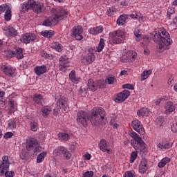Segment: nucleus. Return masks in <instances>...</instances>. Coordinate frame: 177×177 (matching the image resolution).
I'll return each instance as SVG.
<instances>
[{
    "label": "nucleus",
    "instance_id": "nucleus-1",
    "mask_svg": "<svg viewBox=\"0 0 177 177\" xmlns=\"http://www.w3.org/2000/svg\"><path fill=\"white\" fill-rule=\"evenodd\" d=\"M106 117V111L102 107L94 108L91 115H88V112L79 111L77 113L76 120L82 127L86 128L88 127V120L91 122L92 125H99L100 122L104 121Z\"/></svg>",
    "mask_w": 177,
    "mask_h": 177
},
{
    "label": "nucleus",
    "instance_id": "nucleus-2",
    "mask_svg": "<svg viewBox=\"0 0 177 177\" xmlns=\"http://www.w3.org/2000/svg\"><path fill=\"white\" fill-rule=\"evenodd\" d=\"M51 14L52 16L43 22V26L46 27L55 26V24H58L60 20H63L64 17L68 16V11L63 7H59L57 8H53L51 10Z\"/></svg>",
    "mask_w": 177,
    "mask_h": 177
},
{
    "label": "nucleus",
    "instance_id": "nucleus-3",
    "mask_svg": "<svg viewBox=\"0 0 177 177\" xmlns=\"http://www.w3.org/2000/svg\"><path fill=\"white\" fill-rule=\"evenodd\" d=\"M169 33L164 28H160L153 32V41L158 45H171L172 39L169 37Z\"/></svg>",
    "mask_w": 177,
    "mask_h": 177
},
{
    "label": "nucleus",
    "instance_id": "nucleus-4",
    "mask_svg": "<svg viewBox=\"0 0 177 177\" xmlns=\"http://www.w3.org/2000/svg\"><path fill=\"white\" fill-rule=\"evenodd\" d=\"M30 10H33L35 13L38 15L45 10V6L44 3L35 1V0H28L21 4V13H25Z\"/></svg>",
    "mask_w": 177,
    "mask_h": 177
},
{
    "label": "nucleus",
    "instance_id": "nucleus-5",
    "mask_svg": "<svg viewBox=\"0 0 177 177\" xmlns=\"http://www.w3.org/2000/svg\"><path fill=\"white\" fill-rule=\"evenodd\" d=\"M10 166V162H9V157L4 156L2 157V162L0 165V176L5 177H14L15 171H9V167Z\"/></svg>",
    "mask_w": 177,
    "mask_h": 177
},
{
    "label": "nucleus",
    "instance_id": "nucleus-6",
    "mask_svg": "<svg viewBox=\"0 0 177 177\" xmlns=\"http://www.w3.org/2000/svg\"><path fill=\"white\" fill-rule=\"evenodd\" d=\"M129 136H131V138H132V139H134L131 140V145L133 147H134V149H136V147H138V146L136 145V142L138 145H140L142 150H145V149H146V143L145 142V141H143L142 138H140V136H139V135L136 133V132L131 131L129 132Z\"/></svg>",
    "mask_w": 177,
    "mask_h": 177
},
{
    "label": "nucleus",
    "instance_id": "nucleus-7",
    "mask_svg": "<svg viewBox=\"0 0 177 177\" xmlns=\"http://www.w3.org/2000/svg\"><path fill=\"white\" fill-rule=\"evenodd\" d=\"M136 57H138V53L136 51L126 50L122 54L120 62H122V63H132L136 60Z\"/></svg>",
    "mask_w": 177,
    "mask_h": 177
},
{
    "label": "nucleus",
    "instance_id": "nucleus-8",
    "mask_svg": "<svg viewBox=\"0 0 177 177\" xmlns=\"http://www.w3.org/2000/svg\"><path fill=\"white\" fill-rule=\"evenodd\" d=\"M5 56L8 59H12V57H16L18 60H21L24 59V55H23V48H17L14 50H5Z\"/></svg>",
    "mask_w": 177,
    "mask_h": 177
},
{
    "label": "nucleus",
    "instance_id": "nucleus-9",
    "mask_svg": "<svg viewBox=\"0 0 177 177\" xmlns=\"http://www.w3.org/2000/svg\"><path fill=\"white\" fill-rule=\"evenodd\" d=\"M95 52H96V48L95 46L88 48L87 49L86 55L82 59V62L84 63H86V64H92V63L94 62L95 59H96Z\"/></svg>",
    "mask_w": 177,
    "mask_h": 177
},
{
    "label": "nucleus",
    "instance_id": "nucleus-10",
    "mask_svg": "<svg viewBox=\"0 0 177 177\" xmlns=\"http://www.w3.org/2000/svg\"><path fill=\"white\" fill-rule=\"evenodd\" d=\"M112 37V41L113 44H120L122 42L123 39H125L126 34L125 32L121 30H117L111 33Z\"/></svg>",
    "mask_w": 177,
    "mask_h": 177
},
{
    "label": "nucleus",
    "instance_id": "nucleus-11",
    "mask_svg": "<svg viewBox=\"0 0 177 177\" xmlns=\"http://www.w3.org/2000/svg\"><path fill=\"white\" fill-rule=\"evenodd\" d=\"M56 106H57L53 109L54 115H57L60 110H64V111H67L68 110V106H67V100H66V99H58L56 103Z\"/></svg>",
    "mask_w": 177,
    "mask_h": 177
},
{
    "label": "nucleus",
    "instance_id": "nucleus-12",
    "mask_svg": "<svg viewBox=\"0 0 177 177\" xmlns=\"http://www.w3.org/2000/svg\"><path fill=\"white\" fill-rule=\"evenodd\" d=\"M70 67V61L68 57L62 55L59 59V68L62 73H66L67 69Z\"/></svg>",
    "mask_w": 177,
    "mask_h": 177
},
{
    "label": "nucleus",
    "instance_id": "nucleus-13",
    "mask_svg": "<svg viewBox=\"0 0 177 177\" xmlns=\"http://www.w3.org/2000/svg\"><path fill=\"white\" fill-rule=\"evenodd\" d=\"M131 95V92L128 90H124L120 93H117L115 95V103H123V102H125L127 99H128V97Z\"/></svg>",
    "mask_w": 177,
    "mask_h": 177
},
{
    "label": "nucleus",
    "instance_id": "nucleus-14",
    "mask_svg": "<svg viewBox=\"0 0 177 177\" xmlns=\"http://www.w3.org/2000/svg\"><path fill=\"white\" fill-rule=\"evenodd\" d=\"M82 32H84V29L81 26H74L72 28V37L73 38H75L77 41H82V39H84Z\"/></svg>",
    "mask_w": 177,
    "mask_h": 177
},
{
    "label": "nucleus",
    "instance_id": "nucleus-15",
    "mask_svg": "<svg viewBox=\"0 0 177 177\" xmlns=\"http://www.w3.org/2000/svg\"><path fill=\"white\" fill-rule=\"evenodd\" d=\"M131 125L133 129L136 131L140 135H145V128H143V125H142V122L138 120H133L131 122Z\"/></svg>",
    "mask_w": 177,
    "mask_h": 177
},
{
    "label": "nucleus",
    "instance_id": "nucleus-16",
    "mask_svg": "<svg viewBox=\"0 0 177 177\" xmlns=\"http://www.w3.org/2000/svg\"><path fill=\"white\" fill-rule=\"evenodd\" d=\"M88 88L91 92H95L99 88H102L100 81H93L92 79H89L87 83Z\"/></svg>",
    "mask_w": 177,
    "mask_h": 177
},
{
    "label": "nucleus",
    "instance_id": "nucleus-17",
    "mask_svg": "<svg viewBox=\"0 0 177 177\" xmlns=\"http://www.w3.org/2000/svg\"><path fill=\"white\" fill-rule=\"evenodd\" d=\"M165 109V114L169 115L171 113H174L175 110H176V104H174V102L169 101L167 102L164 105Z\"/></svg>",
    "mask_w": 177,
    "mask_h": 177
},
{
    "label": "nucleus",
    "instance_id": "nucleus-18",
    "mask_svg": "<svg viewBox=\"0 0 177 177\" xmlns=\"http://www.w3.org/2000/svg\"><path fill=\"white\" fill-rule=\"evenodd\" d=\"M36 38L37 36L32 33H26L21 37V41L23 42V44H30V41L32 42L35 41Z\"/></svg>",
    "mask_w": 177,
    "mask_h": 177
},
{
    "label": "nucleus",
    "instance_id": "nucleus-19",
    "mask_svg": "<svg viewBox=\"0 0 177 177\" xmlns=\"http://www.w3.org/2000/svg\"><path fill=\"white\" fill-rule=\"evenodd\" d=\"M172 146H174V142L169 140H162L157 145V147L159 148L160 150H168L171 149Z\"/></svg>",
    "mask_w": 177,
    "mask_h": 177
},
{
    "label": "nucleus",
    "instance_id": "nucleus-20",
    "mask_svg": "<svg viewBox=\"0 0 177 177\" xmlns=\"http://www.w3.org/2000/svg\"><path fill=\"white\" fill-rule=\"evenodd\" d=\"M38 145V141L34 138H31L27 140L26 141V149L28 151H31V150H34L35 146Z\"/></svg>",
    "mask_w": 177,
    "mask_h": 177
},
{
    "label": "nucleus",
    "instance_id": "nucleus-21",
    "mask_svg": "<svg viewBox=\"0 0 177 177\" xmlns=\"http://www.w3.org/2000/svg\"><path fill=\"white\" fill-rule=\"evenodd\" d=\"M1 68L8 77H15L16 75V69L12 66H2Z\"/></svg>",
    "mask_w": 177,
    "mask_h": 177
},
{
    "label": "nucleus",
    "instance_id": "nucleus-22",
    "mask_svg": "<svg viewBox=\"0 0 177 177\" xmlns=\"http://www.w3.org/2000/svg\"><path fill=\"white\" fill-rule=\"evenodd\" d=\"M104 28L102 26H99L97 27H91L88 30V32L91 35H98V34H102Z\"/></svg>",
    "mask_w": 177,
    "mask_h": 177
},
{
    "label": "nucleus",
    "instance_id": "nucleus-23",
    "mask_svg": "<svg viewBox=\"0 0 177 177\" xmlns=\"http://www.w3.org/2000/svg\"><path fill=\"white\" fill-rule=\"evenodd\" d=\"M149 166L147 165V160L142 158L139 165L138 171L140 174H146Z\"/></svg>",
    "mask_w": 177,
    "mask_h": 177
},
{
    "label": "nucleus",
    "instance_id": "nucleus-24",
    "mask_svg": "<svg viewBox=\"0 0 177 177\" xmlns=\"http://www.w3.org/2000/svg\"><path fill=\"white\" fill-rule=\"evenodd\" d=\"M4 34H6L7 37H16L18 32L17 30L15 29V28L9 26L8 28L4 30Z\"/></svg>",
    "mask_w": 177,
    "mask_h": 177
},
{
    "label": "nucleus",
    "instance_id": "nucleus-25",
    "mask_svg": "<svg viewBox=\"0 0 177 177\" xmlns=\"http://www.w3.org/2000/svg\"><path fill=\"white\" fill-rule=\"evenodd\" d=\"M47 71L48 69L46 65L35 67V73L37 74V75H42V74H45Z\"/></svg>",
    "mask_w": 177,
    "mask_h": 177
},
{
    "label": "nucleus",
    "instance_id": "nucleus-26",
    "mask_svg": "<svg viewBox=\"0 0 177 177\" xmlns=\"http://www.w3.org/2000/svg\"><path fill=\"white\" fill-rule=\"evenodd\" d=\"M69 79L73 84H78L80 82V77L77 76V73L75 70H72L69 73Z\"/></svg>",
    "mask_w": 177,
    "mask_h": 177
},
{
    "label": "nucleus",
    "instance_id": "nucleus-27",
    "mask_svg": "<svg viewBox=\"0 0 177 177\" xmlns=\"http://www.w3.org/2000/svg\"><path fill=\"white\" fill-rule=\"evenodd\" d=\"M98 146L101 151H103V153H106V151L109 147V142H107V140L104 139H101L100 143L98 144Z\"/></svg>",
    "mask_w": 177,
    "mask_h": 177
},
{
    "label": "nucleus",
    "instance_id": "nucleus-28",
    "mask_svg": "<svg viewBox=\"0 0 177 177\" xmlns=\"http://www.w3.org/2000/svg\"><path fill=\"white\" fill-rule=\"evenodd\" d=\"M169 162H171V158L165 157L158 163V167L159 168H164V167H165L167 164H169Z\"/></svg>",
    "mask_w": 177,
    "mask_h": 177
},
{
    "label": "nucleus",
    "instance_id": "nucleus-29",
    "mask_svg": "<svg viewBox=\"0 0 177 177\" xmlns=\"http://www.w3.org/2000/svg\"><path fill=\"white\" fill-rule=\"evenodd\" d=\"M128 19V15H121L118 19H117V24L118 26H124L125 24V22Z\"/></svg>",
    "mask_w": 177,
    "mask_h": 177
},
{
    "label": "nucleus",
    "instance_id": "nucleus-30",
    "mask_svg": "<svg viewBox=\"0 0 177 177\" xmlns=\"http://www.w3.org/2000/svg\"><path fill=\"white\" fill-rule=\"evenodd\" d=\"M33 101L36 104H39V106L42 105V102H44V97L41 94H35L33 95Z\"/></svg>",
    "mask_w": 177,
    "mask_h": 177
},
{
    "label": "nucleus",
    "instance_id": "nucleus-31",
    "mask_svg": "<svg viewBox=\"0 0 177 177\" xmlns=\"http://www.w3.org/2000/svg\"><path fill=\"white\" fill-rule=\"evenodd\" d=\"M58 136V139L59 140H63L64 142H67V140H68V139H70V135H68V133H59L57 134Z\"/></svg>",
    "mask_w": 177,
    "mask_h": 177
},
{
    "label": "nucleus",
    "instance_id": "nucleus-32",
    "mask_svg": "<svg viewBox=\"0 0 177 177\" xmlns=\"http://www.w3.org/2000/svg\"><path fill=\"white\" fill-rule=\"evenodd\" d=\"M131 19H133L134 20H138V21H143V15L140 14V12H134L131 15H130Z\"/></svg>",
    "mask_w": 177,
    "mask_h": 177
},
{
    "label": "nucleus",
    "instance_id": "nucleus-33",
    "mask_svg": "<svg viewBox=\"0 0 177 177\" xmlns=\"http://www.w3.org/2000/svg\"><path fill=\"white\" fill-rule=\"evenodd\" d=\"M64 151V147H58L54 151L53 155L55 157H60Z\"/></svg>",
    "mask_w": 177,
    "mask_h": 177
},
{
    "label": "nucleus",
    "instance_id": "nucleus-34",
    "mask_svg": "<svg viewBox=\"0 0 177 177\" xmlns=\"http://www.w3.org/2000/svg\"><path fill=\"white\" fill-rule=\"evenodd\" d=\"M50 111H52L50 106H44L43 108H41V113L44 117H48V115L50 114Z\"/></svg>",
    "mask_w": 177,
    "mask_h": 177
},
{
    "label": "nucleus",
    "instance_id": "nucleus-35",
    "mask_svg": "<svg viewBox=\"0 0 177 177\" xmlns=\"http://www.w3.org/2000/svg\"><path fill=\"white\" fill-rule=\"evenodd\" d=\"M137 114L138 117H145L149 114V109L147 108H142L138 111Z\"/></svg>",
    "mask_w": 177,
    "mask_h": 177
},
{
    "label": "nucleus",
    "instance_id": "nucleus-36",
    "mask_svg": "<svg viewBox=\"0 0 177 177\" xmlns=\"http://www.w3.org/2000/svg\"><path fill=\"white\" fill-rule=\"evenodd\" d=\"M4 19L6 21H10V20H12V10L10 8L5 12Z\"/></svg>",
    "mask_w": 177,
    "mask_h": 177
},
{
    "label": "nucleus",
    "instance_id": "nucleus-37",
    "mask_svg": "<svg viewBox=\"0 0 177 177\" xmlns=\"http://www.w3.org/2000/svg\"><path fill=\"white\" fill-rule=\"evenodd\" d=\"M41 35L43 37H45V38H52L53 37V30H44L41 32Z\"/></svg>",
    "mask_w": 177,
    "mask_h": 177
},
{
    "label": "nucleus",
    "instance_id": "nucleus-38",
    "mask_svg": "<svg viewBox=\"0 0 177 177\" xmlns=\"http://www.w3.org/2000/svg\"><path fill=\"white\" fill-rule=\"evenodd\" d=\"M46 154H47V152L44 151L37 156V164L42 162V161L45 160V157H46Z\"/></svg>",
    "mask_w": 177,
    "mask_h": 177
},
{
    "label": "nucleus",
    "instance_id": "nucleus-39",
    "mask_svg": "<svg viewBox=\"0 0 177 177\" xmlns=\"http://www.w3.org/2000/svg\"><path fill=\"white\" fill-rule=\"evenodd\" d=\"M117 9L114 7H111L106 10V15L110 17H113L114 15H115Z\"/></svg>",
    "mask_w": 177,
    "mask_h": 177
},
{
    "label": "nucleus",
    "instance_id": "nucleus-40",
    "mask_svg": "<svg viewBox=\"0 0 177 177\" xmlns=\"http://www.w3.org/2000/svg\"><path fill=\"white\" fill-rule=\"evenodd\" d=\"M62 156L65 160H70L71 158V153L66 147H64V152L62 153Z\"/></svg>",
    "mask_w": 177,
    "mask_h": 177
},
{
    "label": "nucleus",
    "instance_id": "nucleus-41",
    "mask_svg": "<svg viewBox=\"0 0 177 177\" xmlns=\"http://www.w3.org/2000/svg\"><path fill=\"white\" fill-rule=\"evenodd\" d=\"M151 74V71H145L141 74V80L142 81H145V80H147L149 78V76Z\"/></svg>",
    "mask_w": 177,
    "mask_h": 177
},
{
    "label": "nucleus",
    "instance_id": "nucleus-42",
    "mask_svg": "<svg viewBox=\"0 0 177 177\" xmlns=\"http://www.w3.org/2000/svg\"><path fill=\"white\" fill-rule=\"evenodd\" d=\"M8 9H10V7L6 3L1 4L0 6V15H2V13L7 12Z\"/></svg>",
    "mask_w": 177,
    "mask_h": 177
},
{
    "label": "nucleus",
    "instance_id": "nucleus-43",
    "mask_svg": "<svg viewBox=\"0 0 177 177\" xmlns=\"http://www.w3.org/2000/svg\"><path fill=\"white\" fill-rule=\"evenodd\" d=\"M138 158V151H133L131 153L129 162L132 164L133 162H135V160Z\"/></svg>",
    "mask_w": 177,
    "mask_h": 177
},
{
    "label": "nucleus",
    "instance_id": "nucleus-44",
    "mask_svg": "<svg viewBox=\"0 0 177 177\" xmlns=\"http://www.w3.org/2000/svg\"><path fill=\"white\" fill-rule=\"evenodd\" d=\"M115 81V77L114 76H108L105 80V82L109 85H113Z\"/></svg>",
    "mask_w": 177,
    "mask_h": 177
},
{
    "label": "nucleus",
    "instance_id": "nucleus-45",
    "mask_svg": "<svg viewBox=\"0 0 177 177\" xmlns=\"http://www.w3.org/2000/svg\"><path fill=\"white\" fill-rule=\"evenodd\" d=\"M30 130L33 132H37L38 131V123L36 122H30Z\"/></svg>",
    "mask_w": 177,
    "mask_h": 177
},
{
    "label": "nucleus",
    "instance_id": "nucleus-46",
    "mask_svg": "<svg viewBox=\"0 0 177 177\" xmlns=\"http://www.w3.org/2000/svg\"><path fill=\"white\" fill-rule=\"evenodd\" d=\"M8 129L11 130L16 129V122H15L14 120L8 121Z\"/></svg>",
    "mask_w": 177,
    "mask_h": 177
},
{
    "label": "nucleus",
    "instance_id": "nucleus-47",
    "mask_svg": "<svg viewBox=\"0 0 177 177\" xmlns=\"http://www.w3.org/2000/svg\"><path fill=\"white\" fill-rule=\"evenodd\" d=\"M16 111V106L15 105V100L10 101V113H15Z\"/></svg>",
    "mask_w": 177,
    "mask_h": 177
},
{
    "label": "nucleus",
    "instance_id": "nucleus-48",
    "mask_svg": "<svg viewBox=\"0 0 177 177\" xmlns=\"http://www.w3.org/2000/svg\"><path fill=\"white\" fill-rule=\"evenodd\" d=\"M5 96V93L4 91H2L0 90V104H6V100L3 98Z\"/></svg>",
    "mask_w": 177,
    "mask_h": 177
},
{
    "label": "nucleus",
    "instance_id": "nucleus-49",
    "mask_svg": "<svg viewBox=\"0 0 177 177\" xmlns=\"http://www.w3.org/2000/svg\"><path fill=\"white\" fill-rule=\"evenodd\" d=\"M174 13H175V9L174 8H169L167 9V16L169 20H171V16H172V15H174Z\"/></svg>",
    "mask_w": 177,
    "mask_h": 177
},
{
    "label": "nucleus",
    "instance_id": "nucleus-50",
    "mask_svg": "<svg viewBox=\"0 0 177 177\" xmlns=\"http://www.w3.org/2000/svg\"><path fill=\"white\" fill-rule=\"evenodd\" d=\"M51 48L56 52H62V50H63V46H61L60 45H53L51 46Z\"/></svg>",
    "mask_w": 177,
    "mask_h": 177
},
{
    "label": "nucleus",
    "instance_id": "nucleus-51",
    "mask_svg": "<svg viewBox=\"0 0 177 177\" xmlns=\"http://www.w3.org/2000/svg\"><path fill=\"white\" fill-rule=\"evenodd\" d=\"M156 124L158 125H160V127H161V125L164 124L165 119L162 116H159L158 118H156Z\"/></svg>",
    "mask_w": 177,
    "mask_h": 177
},
{
    "label": "nucleus",
    "instance_id": "nucleus-52",
    "mask_svg": "<svg viewBox=\"0 0 177 177\" xmlns=\"http://www.w3.org/2000/svg\"><path fill=\"white\" fill-rule=\"evenodd\" d=\"M122 88L124 89H130L131 91L135 89V87L133 86V84H125L122 86Z\"/></svg>",
    "mask_w": 177,
    "mask_h": 177
},
{
    "label": "nucleus",
    "instance_id": "nucleus-53",
    "mask_svg": "<svg viewBox=\"0 0 177 177\" xmlns=\"http://www.w3.org/2000/svg\"><path fill=\"white\" fill-rule=\"evenodd\" d=\"M170 129L174 133L177 132V123L174 122L171 125Z\"/></svg>",
    "mask_w": 177,
    "mask_h": 177
},
{
    "label": "nucleus",
    "instance_id": "nucleus-54",
    "mask_svg": "<svg viewBox=\"0 0 177 177\" xmlns=\"http://www.w3.org/2000/svg\"><path fill=\"white\" fill-rule=\"evenodd\" d=\"M134 35L136 37V38H140V37H142V33H140V31H139V28H135Z\"/></svg>",
    "mask_w": 177,
    "mask_h": 177
},
{
    "label": "nucleus",
    "instance_id": "nucleus-55",
    "mask_svg": "<svg viewBox=\"0 0 177 177\" xmlns=\"http://www.w3.org/2000/svg\"><path fill=\"white\" fill-rule=\"evenodd\" d=\"M84 177H93V172L92 171H87L84 173Z\"/></svg>",
    "mask_w": 177,
    "mask_h": 177
},
{
    "label": "nucleus",
    "instance_id": "nucleus-56",
    "mask_svg": "<svg viewBox=\"0 0 177 177\" xmlns=\"http://www.w3.org/2000/svg\"><path fill=\"white\" fill-rule=\"evenodd\" d=\"M165 49V46L164 45H158L156 47V50L159 53H161Z\"/></svg>",
    "mask_w": 177,
    "mask_h": 177
},
{
    "label": "nucleus",
    "instance_id": "nucleus-57",
    "mask_svg": "<svg viewBox=\"0 0 177 177\" xmlns=\"http://www.w3.org/2000/svg\"><path fill=\"white\" fill-rule=\"evenodd\" d=\"M44 57H46V59H48L49 60H52L53 59V55L50 54H48L46 53H44V55H42Z\"/></svg>",
    "mask_w": 177,
    "mask_h": 177
},
{
    "label": "nucleus",
    "instance_id": "nucleus-58",
    "mask_svg": "<svg viewBox=\"0 0 177 177\" xmlns=\"http://www.w3.org/2000/svg\"><path fill=\"white\" fill-rule=\"evenodd\" d=\"M121 6H128L129 5V0H122L120 1Z\"/></svg>",
    "mask_w": 177,
    "mask_h": 177
},
{
    "label": "nucleus",
    "instance_id": "nucleus-59",
    "mask_svg": "<svg viewBox=\"0 0 177 177\" xmlns=\"http://www.w3.org/2000/svg\"><path fill=\"white\" fill-rule=\"evenodd\" d=\"M12 136H13V133H12V132H7L4 135L5 139H10V138H12Z\"/></svg>",
    "mask_w": 177,
    "mask_h": 177
},
{
    "label": "nucleus",
    "instance_id": "nucleus-60",
    "mask_svg": "<svg viewBox=\"0 0 177 177\" xmlns=\"http://www.w3.org/2000/svg\"><path fill=\"white\" fill-rule=\"evenodd\" d=\"M110 125H113V128H115V129L118 128V124L114 123V120H113V118L111 119Z\"/></svg>",
    "mask_w": 177,
    "mask_h": 177
},
{
    "label": "nucleus",
    "instance_id": "nucleus-61",
    "mask_svg": "<svg viewBox=\"0 0 177 177\" xmlns=\"http://www.w3.org/2000/svg\"><path fill=\"white\" fill-rule=\"evenodd\" d=\"M104 48V45H99L97 48V52H98V53L102 52V50H103Z\"/></svg>",
    "mask_w": 177,
    "mask_h": 177
},
{
    "label": "nucleus",
    "instance_id": "nucleus-62",
    "mask_svg": "<svg viewBox=\"0 0 177 177\" xmlns=\"http://www.w3.org/2000/svg\"><path fill=\"white\" fill-rule=\"evenodd\" d=\"M167 84L169 85H172V84H174V77H169L167 80Z\"/></svg>",
    "mask_w": 177,
    "mask_h": 177
},
{
    "label": "nucleus",
    "instance_id": "nucleus-63",
    "mask_svg": "<svg viewBox=\"0 0 177 177\" xmlns=\"http://www.w3.org/2000/svg\"><path fill=\"white\" fill-rule=\"evenodd\" d=\"M171 26H175L177 24V17H175L174 19H173V21L170 24Z\"/></svg>",
    "mask_w": 177,
    "mask_h": 177
},
{
    "label": "nucleus",
    "instance_id": "nucleus-64",
    "mask_svg": "<svg viewBox=\"0 0 177 177\" xmlns=\"http://www.w3.org/2000/svg\"><path fill=\"white\" fill-rule=\"evenodd\" d=\"M126 176H127V177H133V174L131 171H127L125 172Z\"/></svg>",
    "mask_w": 177,
    "mask_h": 177
}]
</instances>
